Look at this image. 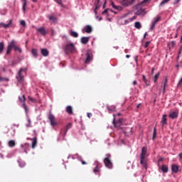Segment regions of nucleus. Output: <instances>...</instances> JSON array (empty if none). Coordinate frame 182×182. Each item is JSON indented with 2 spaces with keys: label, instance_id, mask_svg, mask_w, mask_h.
Segmentation results:
<instances>
[{
  "label": "nucleus",
  "instance_id": "c9c22d12",
  "mask_svg": "<svg viewBox=\"0 0 182 182\" xmlns=\"http://www.w3.org/2000/svg\"><path fill=\"white\" fill-rule=\"evenodd\" d=\"M13 48L14 49V50H16L20 53L22 52V49H21L19 46H13Z\"/></svg>",
  "mask_w": 182,
  "mask_h": 182
},
{
  "label": "nucleus",
  "instance_id": "72a5a7b5",
  "mask_svg": "<svg viewBox=\"0 0 182 182\" xmlns=\"http://www.w3.org/2000/svg\"><path fill=\"white\" fill-rule=\"evenodd\" d=\"M159 77L160 73H158L154 75V83H157V80L159 79Z\"/></svg>",
  "mask_w": 182,
  "mask_h": 182
},
{
  "label": "nucleus",
  "instance_id": "8fccbe9b",
  "mask_svg": "<svg viewBox=\"0 0 182 182\" xmlns=\"http://www.w3.org/2000/svg\"><path fill=\"white\" fill-rule=\"evenodd\" d=\"M181 0H174L173 1V5H177V4H178V2H180Z\"/></svg>",
  "mask_w": 182,
  "mask_h": 182
},
{
  "label": "nucleus",
  "instance_id": "a211bd4d",
  "mask_svg": "<svg viewBox=\"0 0 182 182\" xmlns=\"http://www.w3.org/2000/svg\"><path fill=\"white\" fill-rule=\"evenodd\" d=\"M32 140V149H35V147H36V144H38V139L36 138V136H35L34 138L31 139Z\"/></svg>",
  "mask_w": 182,
  "mask_h": 182
},
{
  "label": "nucleus",
  "instance_id": "680f3d73",
  "mask_svg": "<svg viewBox=\"0 0 182 182\" xmlns=\"http://www.w3.org/2000/svg\"><path fill=\"white\" fill-rule=\"evenodd\" d=\"M81 162H82V164H83V165L86 164V161H85L83 160H81Z\"/></svg>",
  "mask_w": 182,
  "mask_h": 182
},
{
  "label": "nucleus",
  "instance_id": "20e7f679",
  "mask_svg": "<svg viewBox=\"0 0 182 182\" xmlns=\"http://www.w3.org/2000/svg\"><path fill=\"white\" fill-rule=\"evenodd\" d=\"M112 156L110 154H107V156L104 159V164L107 168H113V163L112 162Z\"/></svg>",
  "mask_w": 182,
  "mask_h": 182
},
{
  "label": "nucleus",
  "instance_id": "9d476101",
  "mask_svg": "<svg viewBox=\"0 0 182 182\" xmlns=\"http://www.w3.org/2000/svg\"><path fill=\"white\" fill-rule=\"evenodd\" d=\"M113 123L115 127L119 128L122 126V123H123V119H119L116 122V118H114Z\"/></svg>",
  "mask_w": 182,
  "mask_h": 182
},
{
  "label": "nucleus",
  "instance_id": "ddd939ff",
  "mask_svg": "<svg viewBox=\"0 0 182 182\" xmlns=\"http://www.w3.org/2000/svg\"><path fill=\"white\" fill-rule=\"evenodd\" d=\"M41 55H43L45 58L49 56V50L46 48H42L41 50Z\"/></svg>",
  "mask_w": 182,
  "mask_h": 182
},
{
  "label": "nucleus",
  "instance_id": "7c9ffc66",
  "mask_svg": "<svg viewBox=\"0 0 182 182\" xmlns=\"http://www.w3.org/2000/svg\"><path fill=\"white\" fill-rule=\"evenodd\" d=\"M135 28L136 29H141V24L140 23V22H135Z\"/></svg>",
  "mask_w": 182,
  "mask_h": 182
},
{
  "label": "nucleus",
  "instance_id": "e2e57ef3",
  "mask_svg": "<svg viewBox=\"0 0 182 182\" xmlns=\"http://www.w3.org/2000/svg\"><path fill=\"white\" fill-rule=\"evenodd\" d=\"M133 85H137V81H136V80H134V81L133 82Z\"/></svg>",
  "mask_w": 182,
  "mask_h": 182
},
{
  "label": "nucleus",
  "instance_id": "4d7b16f0",
  "mask_svg": "<svg viewBox=\"0 0 182 182\" xmlns=\"http://www.w3.org/2000/svg\"><path fill=\"white\" fill-rule=\"evenodd\" d=\"M150 43H151V41H147L145 44V46H149V45H150Z\"/></svg>",
  "mask_w": 182,
  "mask_h": 182
},
{
  "label": "nucleus",
  "instance_id": "473e14b6",
  "mask_svg": "<svg viewBox=\"0 0 182 182\" xmlns=\"http://www.w3.org/2000/svg\"><path fill=\"white\" fill-rule=\"evenodd\" d=\"M130 22H132V21L130 20V18H128L127 20H124V22L121 23V25H127V23H130Z\"/></svg>",
  "mask_w": 182,
  "mask_h": 182
},
{
  "label": "nucleus",
  "instance_id": "393cba45",
  "mask_svg": "<svg viewBox=\"0 0 182 182\" xmlns=\"http://www.w3.org/2000/svg\"><path fill=\"white\" fill-rule=\"evenodd\" d=\"M109 12H114V14H117V12H116V11H114L113 10H112V9H105L103 12H102V15H105V14H109Z\"/></svg>",
  "mask_w": 182,
  "mask_h": 182
},
{
  "label": "nucleus",
  "instance_id": "4468645a",
  "mask_svg": "<svg viewBox=\"0 0 182 182\" xmlns=\"http://www.w3.org/2000/svg\"><path fill=\"white\" fill-rule=\"evenodd\" d=\"M84 30H85V32H86V33H91L92 31H93V29L90 25L86 26L84 28Z\"/></svg>",
  "mask_w": 182,
  "mask_h": 182
},
{
  "label": "nucleus",
  "instance_id": "58836bf2",
  "mask_svg": "<svg viewBox=\"0 0 182 182\" xmlns=\"http://www.w3.org/2000/svg\"><path fill=\"white\" fill-rule=\"evenodd\" d=\"M22 107L24 109L26 113H28V106H26V104L23 103Z\"/></svg>",
  "mask_w": 182,
  "mask_h": 182
},
{
  "label": "nucleus",
  "instance_id": "f03ea898",
  "mask_svg": "<svg viewBox=\"0 0 182 182\" xmlns=\"http://www.w3.org/2000/svg\"><path fill=\"white\" fill-rule=\"evenodd\" d=\"M146 154H147V148L143 147L140 156L141 164L147 170V159H146Z\"/></svg>",
  "mask_w": 182,
  "mask_h": 182
},
{
  "label": "nucleus",
  "instance_id": "6e6552de",
  "mask_svg": "<svg viewBox=\"0 0 182 182\" xmlns=\"http://www.w3.org/2000/svg\"><path fill=\"white\" fill-rule=\"evenodd\" d=\"M48 119L50 122L51 126H57L58 125V122H56V119L55 118V116H53V114H50L48 116Z\"/></svg>",
  "mask_w": 182,
  "mask_h": 182
},
{
  "label": "nucleus",
  "instance_id": "4be33fe9",
  "mask_svg": "<svg viewBox=\"0 0 182 182\" xmlns=\"http://www.w3.org/2000/svg\"><path fill=\"white\" fill-rule=\"evenodd\" d=\"M87 42H89V37H82L81 38V43L83 45H86V43H87Z\"/></svg>",
  "mask_w": 182,
  "mask_h": 182
},
{
  "label": "nucleus",
  "instance_id": "1a4fd4ad",
  "mask_svg": "<svg viewBox=\"0 0 182 182\" xmlns=\"http://www.w3.org/2000/svg\"><path fill=\"white\" fill-rule=\"evenodd\" d=\"M36 31H37V32L41 33V35H42V36H46V35L48 34V30H46V28H45V27H41V28H37Z\"/></svg>",
  "mask_w": 182,
  "mask_h": 182
},
{
  "label": "nucleus",
  "instance_id": "bb28decb",
  "mask_svg": "<svg viewBox=\"0 0 182 182\" xmlns=\"http://www.w3.org/2000/svg\"><path fill=\"white\" fill-rule=\"evenodd\" d=\"M167 78L165 79V81L164 82V85L161 86V89H163V92L165 93L166 92V86L167 85Z\"/></svg>",
  "mask_w": 182,
  "mask_h": 182
},
{
  "label": "nucleus",
  "instance_id": "6e6d98bb",
  "mask_svg": "<svg viewBox=\"0 0 182 182\" xmlns=\"http://www.w3.org/2000/svg\"><path fill=\"white\" fill-rule=\"evenodd\" d=\"M51 35L53 36H55V30H51Z\"/></svg>",
  "mask_w": 182,
  "mask_h": 182
},
{
  "label": "nucleus",
  "instance_id": "aec40b11",
  "mask_svg": "<svg viewBox=\"0 0 182 182\" xmlns=\"http://www.w3.org/2000/svg\"><path fill=\"white\" fill-rule=\"evenodd\" d=\"M66 112L68 114H73V108H72V106H67Z\"/></svg>",
  "mask_w": 182,
  "mask_h": 182
},
{
  "label": "nucleus",
  "instance_id": "ea45409f",
  "mask_svg": "<svg viewBox=\"0 0 182 182\" xmlns=\"http://www.w3.org/2000/svg\"><path fill=\"white\" fill-rule=\"evenodd\" d=\"M171 0H164L161 2L160 5L161 6H163V5H165V4H167L168 2H170Z\"/></svg>",
  "mask_w": 182,
  "mask_h": 182
},
{
  "label": "nucleus",
  "instance_id": "bf43d9fd",
  "mask_svg": "<svg viewBox=\"0 0 182 182\" xmlns=\"http://www.w3.org/2000/svg\"><path fill=\"white\" fill-rule=\"evenodd\" d=\"M2 50H4V46H0V53H2Z\"/></svg>",
  "mask_w": 182,
  "mask_h": 182
},
{
  "label": "nucleus",
  "instance_id": "5fc2aeb1",
  "mask_svg": "<svg viewBox=\"0 0 182 182\" xmlns=\"http://www.w3.org/2000/svg\"><path fill=\"white\" fill-rule=\"evenodd\" d=\"M20 167H25V162H21L19 164Z\"/></svg>",
  "mask_w": 182,
  "mask_h": 182
},
{
  "label": "nucleus",
  "instance_id": "4c0bfd02",
  "mask_svg": "<svg viewBox=\"0 0 182 182\" xmlns=\"http://www.w3.org/2000/svg\"><path fill=\"white\" fill-rule=\"evenodd\" d=\"M20 102H21V103H23V102H25L26 98H25V95H22L21 97H18Z\"/></svg>",
  "mask_w": 182,
  "mask_h": 182
},
{
  "label": "nucleus",
  "instance_id": "2eb2a0df",
  "mask_svg": "<svg viewBox=\"0 0 182 182\" xmlns=\"http://www.w3.org/2000/svg\"><path fill=\"white\" fill-rule=\"evenodd\" d=\"M111 5L114 9H117V11H122L123 9V7L114 5V2L113 1H111Z\"/></svg>",
  "mask_w": 182,
  "mask_h": 182
},
{
  "label": "nucleus",
  "instance_id": "37998d69",
  "mask_svg": "<svg viewBox=\"0 0 182 182\" xmlns=\"http://www.w3.org/2000/svg\"><path fill=\"white\" fill-rule=\"evenodd\" d=\"M94 173H99V171H100V168H99V166H96L95 168L93 170Z\"/></svg>",
  "mask_w": 182,
  "mask_h": 182
},
{
  "label": "nucleus",
  "instance_id": "e433bc0d",
  "mask_svg": "<svg viewBox=\"0 0 182 182\" xmlns=\"http://www.w3.org/2000/svg\"><path fill=\"white\" fill-rule=\"evenodd\" d=\"M107 110H109V112H114L116 110V107L114 106L107 107Z\"/></svg>",
  "mask_w": 182,
  "mask_h": 182
},
{
  "label": "nucleus",
  "instance_id": "f257e3e1",
  "mask_svg": "<svg viewBox=\"0 0 182 182\" xmlns=\"http://www.w3.org/2000/svg\"><path fill=\"white\" fill-rule=\"evenodd\" d=\"M150 2V0H144L141 4H137L135 6V9L136 10V12L135 13V15H139V16H144L146 14V10L141 7L142 5H144V4H149Z\"/></svg>",
  "mask_w": 182,
  "mask_h": 182
},
{
  "label": "nucleus",
  "instance_id": "69168bd1",
  "mask_svg": "<svg viewBox=\"0 0 182 182\" xmlns=\"http://www.w3.org/2000/svg\"><path fill=\"white\" fill-rule=\"evenodd\" d=\"M179 158H180L181 159H182V154H181V153L179 154Z\"/></svg>",
  "mask_w": 182,
  "mask_h": 182
},
{
  "label": "nucleus",
  "instance_id": "c85d7f7f",
  "mask_svg": "<svg viewBox=\"0 0 182 182\" xmlns=\"http://www.w3.org/2000/svg\"><path fill=\"white\" fill-rule=\"evenodd\" d=\"M71 128H72V123H68V124H67V126H66L64 135L66 134V133L68 132V131L69 130V129H71Z\"/></svg>",
  "mask_w": 182,
  "mask_h": 182
},
{
  "label": "nucleus",
  "instance_id": "9b49d317",
  "mask_svg": "<svg viewBox=\"0 0 182 182\" xmlns=\"http://www.w3.org/2000/svg\"><path fill=\"white\" fill-rule=\"evenodd\" d=\"M11 26H12V20H10L7 24L0 23V28H4L5 29H7V28H11Z\"/></svg>",
  "mask_w": 182,
  "mask_h": 182
},
{
  "label": "nucleus",
  "instance_id": "7ed1b4c3",
  "mask_svg": "<svg viewBox=\"0 0 182 182\" xmlns=\"http://www.w3.org/2000/svg\"><path fill=\"white\" fill-rule=\"evenodd\" d=\"M26 69L21 68L18 73H17L16 77L18 83H23L25 74L26 73Z\"/></svg>",
  "mask_w": 182,
  "mask_h": 182
},
{
  "label": "nucleus",
  "instance_id": "864d4df0",
  "mask_svg": "<svg viewBox=\"0 0 182 182\" xmlns=\"http://www.w3.org/2000/svg\"><path fill=\"white\" fill-rule=\"evenodd\" d=\"M58 5H62V0H55Z\"/></svg>",
  "mask_w": 182,
  "mask_h": 182
},
{
  "label": "nucleus",
  "instance_id": "052dcab7",
  "mask_svg": "<svg viewBox=\"0 0 182 182\" xmlns=\"http://www.w3.org/2000/svg\"><path fill=\"white\" fill-rule=\"evenodd\" d=\"M137 109H140V107H141V104H139L137 106H136Z\"/></svg>",
  "mask_w": 182,
  "mask_h": 182
},
{
  "label": "nucleus",
  "instance_id": "09e8293b",
  "mask_svg": "<svg viewBox=\"0 0 182 182\" xmlns=\"http://www.w3.org/2000/svg\"><path fill=\"white\" fill-rule=\"evenodd\" d=\"M136 18H137V16H134L132 18H130L129 19H130L131 22H133V21H134V19H136Z\"/></svg>",
  "mask_w": 182,
  "mask_h": 182
},
{
  "label": "nucleus",
  "instance_id": "0e129e2a",
  "mask_svg": "<svg viewBox=\"0 0 182 182\" xmlns=\"http://www.w3.org/2000/svg\"><path fill=\"white\" fill-rule=\"evenodd\" d=\"M4 45H5V43H4V42L0 43V46H4Z\"/></svg>",
  "mask_w": 182,
  "mask_h": 182
},
{
  "label": "nucleus",
  "instance_id": "a19ab883",
  "mask_svg": "<svg viewBox=\"0 0 182 182\" xmlns=\"http://www.w3.org/2000/svg\"><path fill=\"white\" fill-rule=\"evenodd\" d=\"M156 137H157V132L156 131V128H154L153 137H152L153 140H154V139H156Z\"/></svg>",
  "mask_w": 182,
  "mask_h": 182
},
{
  "label": "nucleus",
  "instance_id": "5701e85b",
  "mask_svg": "<svg viewBox=\"0 0 182 182\" xmlns=\"http://www.w3.org/2000/svg\"><path fill=\"white\" fill-rule=\"evenodd\" d=\"M161 170H162L163 173H168V167L166 165H162Z\"/></svg>",
  "mask_w": 182,
  "mask_h": 182
},
{
  "label": "nucleus",
  "instance_id": "de8ad7c7",
  "mask_svg": "<svg viewBox=\"0 0 182 182\" xmlns=\"http://www.w3.org/2000/svg\"><path fill=\"white\" fill-rule=\"evenodd\" d=\"M160 19H161V17H158L154 21V23H156L157 22H160Z\"/></svg>",
  "mask_w": 182,
  "mask_h": 182
},
{
  "label": "nucleus",
  "instance_id": "cd10ccee",
  "mask_svg": "<svg viewBox=\"0 0 182 182\" xmlns=\"http://www.w3.org/2000/svg\"><path fill=\"white\" fill-rule=\"evenodd\" d=\"M49 21H51V22L55 23L56 21H58V18L53 16H48Z\"/></svg>",
  "mask_w": 182,
  "mask_h": 182
},
{
  "label": "nucleus",
  "instance_id": "3c124183",
  "mask_svg": "<svg viewBox=\"0 0 182 182\" xmlns=\"http://www.w3.org/2000/svg\"><path fill=\"white\" fill-rule=\"evenodd\" d=\"M4 80H8V79L3 77H0V82H4Z\"/></svg>",
  "mask_w": 182,
  "mask_h": 182
},
{
  "label": "nucleus",
  "instance_id": "79ce46f5",
  "mask_svg": "<svg viewBox=\"0 0 182 182\" xmlns=\"http://www.w3.org/2000/svg\"><path fill=\"white\" fill-rule=\"evenodd\" d=\"M13 48H14V47H12V46H9V47H8V49H7L6 54H7V55H9V54L11 53V50H12Z\"/></svg>",
  "mask_w": 182,
  "mask_h": 182
},
{
  "label": "nucleus",
  "instance_id": "f8f14e48",
  "mask_svg": "<svg viewBox=\"0 0 182 182\" xmlns=\"http://www.w3.org/2000/svg\"><path fill=\"white\" fill-rule=\"evenodd\" d=\"M178 168H180V166H178V165H176V164H173L171 166L172 173L177 174V173L178 172Z\"/></svg>",
  "mask_w": 182,
  "mask_h": 182
},
{
  "label": "nucleus",
  "instance_id": "f3484780",
  "mask_svg": "<svg viewBox=\"0 0 182 182\" xmlns=\"http://www.w3.org/2000/svg\"><path fill=\"white\" fill-rule=\"evenodd\" d=\"M169 117H171V119H177V117H178V113L177 112H173L169 114Z\"/></svg>",
  "mask_w": 182,
  "mask_h": 182
},
{
  "label": "nucleus",
  "instance_id": "39448f33",
  "mask_svg": "<svg viewBox=\"0 0 182 182\" xmlns=\"http://www.w3.org/2000/svg\"><path fill=\"white\" fill-rule=\"evenodd\" d=\"M64 52L69 55V53H76V48L75 46H65L64 47Z\"/></svg>",
  "mask_w": 182,
  "mask_h": 182
},
{
  "label": "nucleus",
  "instance_id": "a878e982",
  "mask_svg": "<svg viewBox=\"0 0 182 182\" xmlns=\"http://www.w3.org/2000/svg\"><path fill=\"white\" fill-rule=\"evenodd\" d=\"M9 147H15V146H16V143L15 142L14 140H10L9 141Z\"/></svg>",
  "mask_w": 182,
  "mask_h": 182
},
{
  "label": "nucleus",
  "instance_id": "603ef678",
  "mask_svg": "<svg viewBox=\"0 0 182 182\" xmlns=\"http://www.w3.org/2000/svg\"><path fill=\"white\" fill-rule=\"evenodd\" d=\"M155 26H156V23H153L151 26V31H153V29H154Z\"/></svg>",
  "mask_w": 182,
  "mask_h": 182
},
{
  "label": "nucleus",
  "instance_id": "6ab92c4d",
  "mask_svg": "<svg viewBox=\"0 0 182 182\" xmlns=\"http://www.w3.org/2000/svg\"><path fill=\"white\" fill-rule=\"evenodd\" d=\"M167 114H164L162 117V120L161 123H162V126H164V124H167Z\"/></svg>",
  "mask_w": 182,
  "mask_h": 182
},
{
  "label": "nucleus",
  "instance_id": "13d9d810",
  "mask_svg": "<svg viewBox=\"0 0 182 182\" xmlns=\"http://www.w3.org/2000/svg\"><path fill=\"white\" fill-rule=\"evenodd\" d=\"M87 117H89V119H90L92 117V113L88 112Z\"/></svg>",
  "mask_w": 182,
  "mask_h": 182
},
{
  "label": "nucleus",
  "instance_id": "b1692460",
  "mask_svg": "<svg viewBox=\"0 0 182 182\" xmlns=\"http://www.w3.org/2000/svg\"><path fill=\"white\" fill-rule=\"evenodd\" d=\"M70 35L73 36V38H78L79 34L76 31H71L70 32Z\"/></svg>",
  "mask_w": 182,
  "mask_h": 182
},
{
  "label": "nucleus",
  "instance_id": "2f4dec72",
  "mask_svg": "<svg viewBox=\"0 0 182 182\" xmlns=\"http://www.w3.org/2000/svg\"><path fill=\"white\" fill-rule=\"evenodd\" d=\"M31 53L34 56V58H36L38 56V50L33 49Z\"/></svg>",
  "mask_w": 182,
  "mask_h": 182
},
{
  "label": "nucleus",
  "instance_id": "c756f323",
  "mask_svg": "<svg viewBox=\"0 0 182 182\" xmlns=\"http://www.w3.org/2000/svg\"><path fill=\"white\" fill-rule=\"evenodd\" d=\"M23 2V11L25 12L26 11V4H27V0H21Z\"/></svg>",
  "mask_w": 182,
  "mask_h": 182
},
{
  "label": "nucleus",
  "instance_id": "338daca9",
  "mask_svg": "<svg viewBox=\"0 0 182 182\" xmlns=\"http://www.w3.org/2000/svg\"><path fill=\"white\" fill-rule=\"evenodd\" d=\"M154 73V68H152L151 74L153 75Z\"/></svg>",
  "mask_w": 182,
  "mask_h": 182
},
{
  "label": "nucleus",
  "instance_id": "423d86ee",
  "mask_svg": "<svg viewBox=\"0 0 182 182\" xmlns=\"http://www.w3.org/2000/svg\"><path fill=\"white\" fill-rule=\"evenodd\" d=\"M86 56L85 63H90V61L93 60V53H92V50H87Z\"/></svg>",
  "mask_w": 182,
  "mask_h": 182
},
{
  "label": "nucleus",
  "instance_id": "774afa93",
  "mask_svg": "<svg viewBox=\"0 0 182 182\" xmlns=\"http://www.w3.org/2000/svg\"><path fill=\"white\" fill-rule=\"evenodd\" d=\"M126 58H127V59H129V58H130V55H126Z\"/></svg>",
  "mask_w": 182,
  "mask_h": 182
},
{
  "label": "nucleus",
  "instance_id": "412c9836",
  "mask_svg": "<svg viewBox=\"0 0 182 182\" xmlns=\"http://www.w3.org/2000/svg\"><path fill=\"white\" fill-rule=\"evenodd\" d=\"M142 80L146 84V86H150V81L146 78V75H142Z\"/></svg>",
  "mask_w": 182,
  "mask_h": 182
},
{
  "label": "nucleus",
  "instance_id": "49530a36",
  "mask_svg": "<svg viewBox=\"0 0 182 182\" xmlns=\"http://www.w3.org/2000/svg\"><path fill=\"white\" fill-rule=\"evenodd\" d=\"M28 100L31 101V102H33V103H35L36 102V99H33L31 97H28Z\"/></svg>",
  "mask_w": 182,
  "mask_h": 182
},
{
  "label": "nucleus",
  "instance_id": "c03bdc74",
  "mask_svg": "<svg viewBox=\"0 0 182 182\" xmlns=\"http://www.w3.org/2000/svg\"><path fill=\"white\" fill-rule=\"evenodd\" d=\"M21 26H26V22H25V21L22 20L21 22H20Z\"/></svg>",
  "mask_w": 182,
  "mask_h": 182
},
{
  "label": "nucleus",
  "instance_id": "f704fd0d",
  "mask_svg": "<svg viewBox=\"0 0 182 182\" xmlns=\"http://www.w3.org/2000/svg\"><path fill=\"white\" fill-rule=\"evenodd\" d=\"M9 46H16V41L15 40L11 41L9 43Z\"/></svg>",
  "mask_w": 182,
  "mask_h": 182
},
{
  "label": "nucleus",
  "instance_id": "a18cd8bd",
  "mask_svg": "<svg viewBox=\"0 0 182 182\" xmlns=\"http://www.w3.org/2000/svg\"><path fill=\"white\" fill-rule=\"evenodd\" d=\"M27 122L28 124H26V127H31V119L28 118Z\"/></svg>",
  "mask_w": 182,
  "mask_h": 182
},
{
  "label": "nucleus",
  "instance_id": "dca6fc26",
  "mask_svg": "<svg viewBox=\"0 0 182 182\" xmlns=\"http://www.w3.org/2000/svg\"><path fill=\"white\" fill-rule=\"evenodd\" d=\"M100 2V0H97V2H95L94 5L95 6V9L94 10L95 14H97V9H99V8H100V6L99 5Z\"/></svg>",
  "mask_w": 182,
  "mask_h": 182
},
{
  "label": "nucleus",
  "instance_id": "0eeeda50",
  "mask_svg": "<svg viewBox=\"0 0 182 182\" xmlns=\"http://www.w3.org/2000/svg\"><path fill=\"white\" fill-rule=\"evenodd\" d=\"M134 1L136 0H122L121 4L123 6H129V5H133V4H134Z\"/></svg>",
  "mask_w": 182,
  "mask_h": 182
}]
</instances>
